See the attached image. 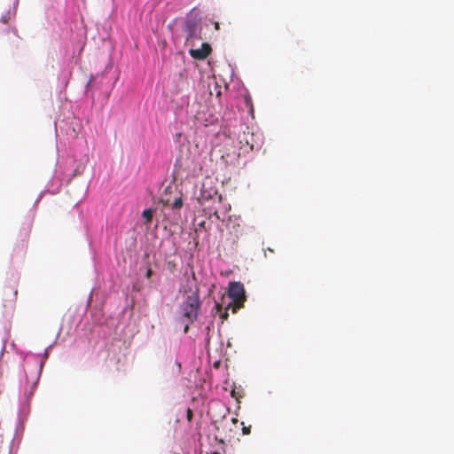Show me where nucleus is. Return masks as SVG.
I'll list each match as a JSON object with an SVG mask.
<instances>
[{
  "label": "nucleus",
  "mask_w": 454,
  "mask_h": 454,
  "mask_svg": "<svg viewBox=\"0 0 454 454\" xmlns=\"http://www.w3.org/2000/svg\"><path fill=\"white\" fill-rule=\"evenodd\" d=\"M211 46L207 43H202L200 49H191L190 55L195 59H205L211 53Z\"/></svg>",
  "instance_id": "obj_5"
},
{
  "label": "nucleus",
  "mask_w": 454,
  "mask_h": 454,
  "mask_svg": "<svg viewBox=\"0 0 454 454\" xmlns=\"http://www.w3.org/2000/svg\"><path fill=\"white\" fill-rule=\"evenodd\" d=\"M12 295H13V300H15V299H16V296H17V290H16V291H14V293H13V294H12Z\"/></svg>",
  "instance_id": "obj_19"
},
{
  "label": "nucleus",
  "mask_w": 454,
  "mask_h": 454,
  "mask_svg": "<svg viewBox=\"0 0 454 454\" xmlns=\"http://www.w3.org/2000/svg\"><path fill=\"white\" fill-rule=\"evenodd\" d=\"M228 295L232 300V312L236 313L244 306L246 301L244 286L240 282L231 283Z\"/></svg>",
  "instance_id": "obj_2"
},
{
  "label": "nucleus",
  "mask_w": 454,
  "mask_h": 454,
  "mask_svg": "<svg viewBox=\"0 0 454 454\" xmlns=\"http://www.w3.org/2000/svg\"><path fill=\"white\" fill-rule=\"evenodd\" d=\"M188 329H189V326L188 325L184 327V333H187L188 332Z\"/></svg>",
  "instance_id": "obj_22"
},
{
  "label": "nucleus",
  "mask_w": 454,
  "mask_h": 454,
  "mask_svg": "<svg viewBox=\"0 0 454 454\" xmlns=\"http://www.w3.org/2000/svg\"><path fill=\"white\" fill-rule=\"evenodd\" d=\"M201 199L202 200H213L214 202L217 201L218 203H221L222 201V195L218 193L216 190H213L212 192H207L205 189V184H203L201 189Z\"/></svg>",
  "instance_id": "obj_7"
},
{
  "label": "nucleus",
  "mask_w": 454,
  "mask_h": 454,
  "mask_svg": "<svg viewBox=\"0 0 454 454\" xmlns=\"http://www.w3.org/2000/svg\"><path fill=\"white\" fill-rule=\"evenodd\" d=\"M192 411L191 409H188L187 410V419H188V420H192Z\"/></svg>",
  "instance_id": "obj_14"
},
{
  "label": "nucleus",
  "mask_w": 454,
  "mask_h": 454,
  "mask_svg": "<svg viewBox=\"0 0 454 454\" xmlns=\"http://www.w3.org/2000/svg\"><path fill=\"white\" fill-rule=\"evenodd\" d=\"M43 364H40L39 372L42 371Z\"/></svg>",
  "instance_id": "obj_25"
},
{
  "label": "nucleus",
  "mask_w": 454,
  "mask_h": 454,
  "mask_svg": "<svg viewBox=\"0 0 454 454\" xmlns=\"http://www.w3.org/2000/svg\"><path fill=\"white\" fill-rule=\"evenodd\" d=\"M11 16H12V14H11V12H9L7 14H5V15L2 16V18H1V21H2L3 23L6 24V23L9 21V20L11 19Z\"/></svg>",
  "instance_id": "obj_11"
},
{
  "label": "nucleus",
  "mask_w": 454,
  "mask_h": 454,
  "mask_svg": "<svg viewBox=\"0 0 454 454\" xmlns=\"http://www.w3.org/2000/svg\"><path fill=\"white\" fill-rule=\"evenodd\" d=\"M201 302L200 301L199 291H194L192 294L188 295L186 300L183 302L181 309L183 316L190 322L197 319Z\"/></svg>",
  "instance_id": "obj_1"
},
{
  "label": "nucleus",
  "mask_w": 454,
  "mask_h": 454,
  "mask_svg": "<svg viewBox=\"0 0 454 454\" xmlns=\"http://www.w3.org/2000/svg\"><path fill=\"white\" fill-rule=\"evenodd\" d=\"M239 153H237L233 145L225 147V151L221 154V159L226 165H235L239 161Z\"/></svg>",
  "instance_id": "obj_4"
},
{
  "label": "nucleus",
  "mask_w": 454,
  "mask_h": 454,
  "mask_svg": "<svg viewBox=\"0 0 454 454\" xmlns=\"http://www.w3.org/2000/svg\"><path fill=\"white\" fill-rule=\"evenodd\" d=\"M160 202L165 207H170L173 209H180L183 207V199L178 195L176 188L167 186L160 196Z\"/></svg>",
  "instance_id": "obj_3"
},
{
  "label": "nucleus",
  "mask_w": 454,
  "mask_h": 454,
  "mask_svg": "<svg viewBox=\"0 0 454 454\" xmlns=\"http://www.w3.org/2000/svg\"><path fill=\"white\" fill-rule=\"evenodd\" d=\"M231 421L235 424V423H237V422H238V419L233 418V419H231Z\"/></svg>",
  "instance_id": "obj_21"
},
{
  "label": "nucleus",
  "mask_w": 454,
  "mask_h": 454,
  "mask_svg": "<svg viewBox=\"0 0 454 454\" xmlns=\"http://www.w3.org/2000/svg\"><path fill=\"white\" fill-rule=\"evenodd\" d=\"M231 306L232 307V303L229 304V306L226 307V310L229 309V307H231Z\"/></svg>",
  "instance_id": "obj_24"
},
{
  "label": "nucleus",
  "mask_w": 454,
  "mask_h": 454,
  "mask_svg": "<svg viewBox=\"0 0 454 454\" xmlns=\"http://www.w3.org/2000/svg\"><path fill=\"white\" fill-rule=\"evenodd\" d=\"M228 316H229V315H228V312L225 310V311L221 315V318H222L223 320H225V319H227V318H228Z\"/></svg>",
  "instance_id": "obj_16"
},
{
  "label": "nucleus",
  "mask_w": 454,
  "mask_h": 454,
  "mask_svg": "<svg viewBox=\"0 0 454 454\" xmlns=\"http://www.w3.org/2000/svg\"><path fill=\"white\" fill-rule=\"evenodd\" d=\"M231 396L235 397V390L234 389L231 391Z\"/></svg>",
  "instance_id": "obj_23"
},
{
  "label": "nucleus",
  "mask_w": 454,
  "mask_h": 454,
  "mask_svg": "<svg viewBox=\"0 0 454 454\" xmlns=\"http://www.w3.org/2000/svg\"><path fill=\"white\" fill-rule=\"evenodd\" d=\"M153 215V211L151 208L145 209L143 211L142 215L145 218L146 223H150L152 222Z\"/></svg>",
  "instance_id": "obj_9"
},
{
  "label": "nucleus",
  "mask_w": 454,
  "mask_h": 454,
  "mask_svg": "<svg viewBox=\"0 0 454 454\" xmlns=\"http://www.w3.org/2000/svg\"><path fill=\"white\" fill-rule=\"evenodd\" d=\"M185 31L187 33V42H192L200 39V37L197 34V25L192 21H187L185 23Z\"/></svg>",
  "instance_id": "obj_6"
},
{
  "label": "nucleus",
  "mask_w": 454,
  "mask_h": 454,
  "mask_svg": "<svg viewBox=\"0 0 454 454\" xmlns=\"http://www.w3.org/2000/svg\"><path fill=\"white\" fill-rule=\"evenodd\" d=\"M212 215H213L214 216H215V218H216L217 220H219V219H220V215H218V211H217V209L214 210V212H213V214H212Z\"/></svg>",
  "instance_id": "obj_18"
},
{
  "label": "nucleus",
  "mask_w": 454,
  "mask_h": 454,
  "mask_svg": "<svg viewBox=\"0 0 454 454\" xmlns=\"http://www.w3.org/2000/svg\"><path fill=\"white\" fill-rule=\"evenodd\" d=\"M152 274H153V270H152V269L149 267V268L147 269V270H146L145 277H146L147 278H149L152 276Z\"/></svg>",
  "instance_id": "obj_13"
},
{
  "label": "nucleus",
  "mask_w": 454,
  "mask_h": 454,
  "mask_svg": "<svg viewBox=\"0 0 454 454\" xmlns=\"http://www.w3.org/2000/svg\"><path fill=\"white\" fill-rule=\"evenodd\" d=\"M176 88L172 92L175 95H178L179 93L183 92L184 90L188 86L187 80L180 75L176 81Z\"/></svg>",
  "instance_id": "obj_8"
},
{
  "label": "nucleus",
  "mask_w": 454,
  "mask_h": 454,
  "mask_svg": "<svg viewBox=\"0 0 454 454\" xmlns=\"http://www.w3.org/2000/svg\"><path fill=\"white\" fill-rule=\"evenodd\" d=\"M198 226L200 227V228H203L204 230H207L206 222L205 221H202L201 223H199Z\"/></svg>",
  "instance_id": "obj_15"
},
{
  "label": "nucleus",
  "mask_w": 454,
  "mask_h": 454,
  "mask_svg": "<svg viewBox=\"0 0 454 454\" xmlns=\"http://www.w3.org/2000/svg\"><path fill=\"white\" fill-rule=\"evenodd\" d=\"M213 24H214V27H215V30H219L220 29L219 22L214 21Z\"/></svg>",
  "instance_id": "obj_17"
},
{
  "label": "nucleus",
  "mask_w": 454,
  "mask_h": 454,
  "mask_svg": "<svg viewBox=\"0 0 454 454\" xmlns=\"http://www.w3.org/2000/svg\"><path fill=\"white\" fill-rule=\"evenodd\" d=\"M241 424H242V426H243V427H242L243 434H250V432H251V427H250V426H249V427H246V426L244 425V422H242Z\"/></svg>",
  "instance_id": "obj_12"
},
{
  "label": "nucleus",
  "mask_w": 454,
  "mask_h": 454,
  "mask_svg": "<svg viewBox=\"0 0 454 454\" xmlns=\"http://www.w3.org/2000/svg\"><path fill=\"white\" fill-rule=\"evenodd\" d=\"M216 406H218L219 412L222 414V418L225 419L226 414L229 413V409L221 403L216 404Z\"/></svg>",
  "instance_id": "obj_10"
},
{
  "label": "nucleus",
  "mask_w": 454,
  "mask_h": 454,
  "mask_svg": "<svg viewBox=\"0 0 454 454\" xmlns=\"http://www.w3.org/2000/svg\"><path fill=\"white\" fill-rule=\"evenodd\" d=\"M216 307H217L218 311H220V310L222 309V307H221V305H220V304H218V303H217V304H216Z\"/></svg>",
  "instance_id": "obj_20"
},
{
  "label": "nucleus",
  "mask_w": 454,
  "mask_h": 454,
  "mask_svg": "<svg viewBox=\"0 0 454 454\" xmlns=\"http://www.w3.org/2000/svg\"><path fill=\"white\" fill-rule=\"evenodd\" d=\"M214 454H219V453H217V452H215Z\"/></svg>",
  "instance_id": "obj_26"
}]
</instances>
